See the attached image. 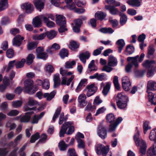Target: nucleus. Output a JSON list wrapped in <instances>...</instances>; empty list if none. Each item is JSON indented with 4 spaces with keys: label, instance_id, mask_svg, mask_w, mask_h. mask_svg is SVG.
Masks as SVG:
<instances>
[{
    "label": "nucleus",
    "instance_id": "nucleus-1",
    "mask_svg": "<svg viewBox=\"0 0 156 156\" xmlns=\"http://www.w3.org/2000/svg\"><path fill=\"white\" fill-rule=\"evenodd\" d=\"M156 84L155 82L151 80L148 82L147 85V92L148 93L149 101L151 104L154 105H156V95L155 94L149 92V90H155L156 88Z\"/></svg>",
    "mask_w": 156,
    "mask_h": 156
},
{
    "label": "nucleus",
    "instance_id": "nucleus-2",
    "mask_svg": "<svg viewBox=\"0 0 156 156\" xmlns=\"http://www.w3.org/2000/svg\"><path fill=\"white\" fill-rule=\"evenodd\" d=\"M74 131V127L73 125L72 122H65L61 126L59 133V136L64 137V135L66 133L68 135L72 134Z\"/></svg>",
    "mask_w": 156,
    "mask_h": 156
},
{
    "label": "nucleus",
    "instance_id": "nucleus-3",
    "mask_svg": "<svg viewBox=\"0 0 156 156\" xmlns=\"http://www.w3.org/2000/svg\"><path fill=\"white\" fill-rule=\"evenodd\" d=\"M139 132L138 130L133 136V139L136 145L140 147V152L142 155H144L146 152L147 146L146 143L142 139L139 137Z\"/></svg>",
    "mask_w": 156,
    "mask_h": 156
},
{
    "label": "nucleus",
    "instance_id": "nucleus-4",
    "mask_svg": "<svg viewBox=\"0 0 156 156\" xmlns=\"http://www.w3.org/2000/svg\"><path fill=\"white\" fill-rule=\"evenodd\" d=\"M149 138L151 140L154 141V144L147 151V156H156V131L155 129H152Z\"/></svg>",
    "mask_w": 156,
    "mask_h": 156
},
{
    "label": "nucleus",
    "instance_id": "nucleus-5",
    "mask_svg": "<svg viewBox=\"0 0 156 156\" xmlns=\"http://www.w3.org/2000/svg\"><path fill=\"white\" fill-rule=\"evenodd\" d=\"M23 91L30 94H33L37 90L38 87L34 86V82L32 80H27L24 82Z\"/></svg>",
    "mask_w": 156,
    "mask_h": 156
},
{
    "label": "nucleus",
    "instance_id": "nucleus-6",
    "mask_svg": "<svg viewBox=\"0 0 156 156\" xmlns=\"http://www.w3.org/2000/svg\"><path fill=\"white\" fill-rule=\"evenodd\" d=\"M142 65L144 67L149 69L147 74L148 77L152 76L154 74V70L156 66V62L155 60H146L143 62Z\"/></svg>",
    "mask_w": 156,
    "mask_h": 156
},
{
    "label": "nucleus",
    "instance_id": "nucleus-7",
    "mask_svg": "<svg viewBox=\"0 0 156 156\" xmlns=\"http://www.w3.org/2000/svg\"><path fill=\"white\" fill-rule=\"evenodd\" d=\"M109 150L108 146H105L101 144H98L96 147V152L98 155H102L103 156H106Z\"/></svg>",
    "mask_w": 156,
    "mask_h": 156
},
{
    "label": "nucleus",
    "instance_id": "nucleus-8",
    "mask_svg": "<svg viewBox=\"0 0 156 156\" xmlns=\"http://www.w3.org/2000/svg\"><path fill=\"white\" fill-rule=\"evenodd\" d=\"M97 87L95 86L94 83H92L87 86L84 91H87L86 95L88 97L93 95L97 91Z\"/></svg>",
    "mask_w": 156,
    "mask_h": 156
},
{
    "label": "nucleus",
    "instance_id": "nucleus-9",
    "mask_svg": "<svg viewBox=\"0 0 156 156\" xmlns=\"http://www.w3.org/2000/svg\"><path fill=\"white\" fill-rule=\"evenodd\" d=\"M97 134L102 139H105L107 136V132L106 128L101 125H99L98 127Z\"/></svg>",
    "mask_w": 156,
    "mask_h": 156
},
{
    "label": "nucleus",
    "instance_id": "nucleus-10",
    "mask_svg": "<svg viewBox=\"0 0 156 156\" xmlns=\"http://www.w3.org/2000/svg\"><path fill=\"white\" fill-rule=\"evenodd\" d=\"M37 104V102L36 101L32 99H30L28 101L27 104V105H26L24 107V109L26 111H33L32 110H35V108H30L28 106H33L36 105Z\"/></svg>",
    "mask_w": 156,
    "mask_h": 156
},
{
    "label": "nucleus",
    "instance_id": "nucleus-11",
    "mask_svg": "<svg viewBox=\"0 0 156 156\" xmlns=\"http://www.w3.org/2000/svg\"><path fill=\"white\" fill-rule=\"evenodd\" d=\"M107 75L104 73L99 74L98 73H95L94 75L89 76V78L91 79H96L99 81H103L107 79Z\"/></svg>",
    "mask_w": 156,
    "mask_h": 156
},
{
    "label": "nucleus",
    "instance_id": "nucleus-12",
    "mask_svg": "<svg viewBox=\"0 0 156 156\" xmlns=\"http://www.w3.org/2000/svg\"><path fill=\"white\" fill-rule=\"evenodd\" d=\"M45 0H35L34 3L36 9L41 12L44 9Z\"/></svg>",
    "mask_w": 156,
    "mask_h": 156
},
{
    "label": "nucleus",
    "instance_id": "nucleus-13",
    "mask_svg": "<svg viewBox=\"0 0 156 156\" xmlns=\"http://www.w3.org/2000/svg\"><path fill=\"white\" fill-rule=\"evenodd\" d=\"M60 48V46L58 44L55 43L50 47H48L46 50L47 52L51 54L54 53L55 52Z\"/></svg>",
    "mask_w": 156,
    "mask_h": 156
},
{
    "label": "nucleus",
    "instance_id": "nucleus-14",
    "mask_svg": "<svg viewBox=\"0 0 156 156\" xmlns=\"http://www.w3.org/2000/svg\"><path fill=\"white\" fill-rule=\"evenodd\" d=\"M87 97L85 94H80L78 98V102L79 105L82 107H84L87 103L86 100Z\"/></svg>",
    "mask_w": 156,
    "mask_h": 156
},
{
    "label": "nucleus",
    "instance_id": "nucleus-15",
    "mask_svg": "<svg viewBox=\"0 0 156 156\" xmlns=\"http://www.w3.org/2000/svg\"><path fill=\"white\" fill-rule=\"evenodd\" d=\"M21 8L25 9L26 12L27 13H30L34 11L33 6L29 3L23 4L22 5Z\"/></svg>",
    "mask_w": 156,
    "mask_h": 156
},
{
    "label": "nucleus",
    "instance_id": "nucleus-16",
    "mask_svg": "<svg viewBox=\"0 0 156 156\" xmlns=\"http://www.w3.org/2000/svg\"><path fill=\"white\" fill-rule=\"evenodd\" d=\"M24 37H21L20 35H18L15 37L13 40V45L16 46H19L22 44Z\"/></svg>",
    "mask_w": 156,
    "mask_h": 156
},
{
    "label": "nucleus",
    "instance_id": "nucleus-17",
    "mask_svg": "<svg viewBox=\"0 0 156 156\" xmlns=\"http://www.w3.org/2000/svg\"><path fill=\"white\" fill-rule=\"evenodd\" d=\"M122 120V119L121 117H119L113 123L110 124L109 126V131L110 132L113 131L116 129L117 126Z\"/></svg>",
    "mask_w": 156,
    "mask_h": 156
},
{
    "label": "nucleus",
    "instance_id": "nucleus-18",
    "mask_svg": "<svg viewBox=\"0 0 156 156\" xmlns=\"http://www.w3.org/2000/svg\"><path fill=\"white\" fill-rule=\"evenodd\" d=\"M56 22L58 25H65L66 24V18L61 15H56Z\"/></svg>",
    "mask_w": 156,
    "mask_h": 156
},
{
    "label": "nucleus",
    "instance_id": "nucleus-19",
    "mask_svg": "<svg viewBox=\"0 0 156 156\" xmlns=\"http://www.w3.org/2000/svg\"><path fill=\"white\" fill-rule=\"evenodd\" d=\"M43 16H37L33 19L32 24L35 27H39L41 24V19H43Z\"/></svg>",
    "mask_w": 156,
    "mask_h": 156
},
{
    "label": "nucleus",
    "instance_id": "nucleus-20",
    "mask_svg": "<svg viewBox=\"0 0 156 156\" xmlns=\"http://www.w3.org/2000/svg\"><path fill=\"white\" fill-rule=\"evenodd\" d=\"M34 113L33 111L28 112L25 113V115L21 117L20 121L21 122H27L30 119V115Z\"/></svg>",
    "mask_w": 156,
    "mask_h": 156
},
{
    "label": "nucleus",
    "instance_id": "nucleus-21",
    "mask_svg": "<svg viewBox=\"0 0 156 156\" xmlns=\"http://www.w3.org/2000/svg\"><path fill=\"white\" fill-rule=\"evenodd\" d=\"M117 59L112 55L109 56L108 58V65L109 66L115 67L117 64Z\"/></svg>",
    "mask_w": 156,
    "mask_h": 156
},
{
    "label": "nucleus",
    "instance_id": "nucleus-22",
    "mask_svg": "<svg viewBox=\"0 0 156 156\" xmlns=\"http://www.w3.org/2000/svg\"><path fill=\"white\" fill-rule=\"evenodd\" d=\"M116 102H124V101H128L129 99L128 97L123 93H119L116 98Z\"/></svg>",
    "mask_w": 156,
    "mask_h": 156
},
{
    "label": "nucleus",
    "instance_id": "nucleus-23",
    "mask_svg": "<svg viewBox=\"0 0 156 156\" xmlns=\"http://www.w3.org/2000/svg\"><path fill=\"white\" fill-rule=\"evenodd\" d=\"M74 76L73 75H72L67 80V78L66 76H62V82H61V85H66L67 86L69 85L70 84L73 79Z\"/></svg>",
    "mask_w": 156,
    "mask_h": 156
},
{
    "label": "nucleus",
    "instance_id": "nucleus-24",
    "mask_svg": "<svg viewBox=\"0 0 156 156\" xmlns=\"http://www.w3.org/2000/svg\"><path fill=\"white\" fill-rule=\"evenodd\" d=\"M105 8L107 10H108L110 12L112 15H116L119 13L118 9L112 5H106Z\"/></svg>",
    "mask_w": 156,
    "mask_h": 156
},
{
    "label": "nucleus",
    "instance_id": "nucleus-25",
    "mask_svg": "<svg viewBox=\"0 0 156 156\" xmlns=\"http://www.w3.org/2000/svg\"><path fill=\"white\" fill-rule=\"evenodd\" d=\"M90 56V53L88 51L82 53L79 55V58L81 61L83 63H85L86 62V59L89 58Z\"/></svg>",
    "mask_w": 156,
    "mask_h": 156
},
{
    "label": "nucleus",
    "instance_id": "nucleus-26",
    "mask_svg": "<svg viewBox=\"0 0 156 156\" xmlns=\"http://www.w3.org/2000/svg\"><path fill=\"white\" fill-rule=\"evenodd\" d=\"M116 44L117 45L119 52L121 53L122 50L125 45L124 40L122 39H119L116 42Z\"/></svg>",
    "mask_w": 156,
    "mask_h": 156
},
{
    "label": "nucleus",
    "instance_id": "nucleus-27",
    "mask_svg": "<svg viewBox=\"0 0 156 156\" xmlns=\"http://www.w3.org/2000/svg\"><path fill=\"white\" fill-rule=\"evenodd\" d=\"M139 56L137 55L134 57H128L127 60L128 62L132 61V63L134 66L135 68H137L138 67L139 64L137 62V59L139 58Z\"/></svg>",
    "mask_w": 156,
    "mask_h": 156
},
{
    "label": "nucleus",
    "instance_id": "nucleus-28",
    "mask_svg": "<svg viewBox=\"0 0 156 156\" xmlns=\"http://www.w3.org/2000/svg\"><path fill=\"white\" fill-rule=\"evenodd\" d=\"M54 88L59 86L61 84V80L60 78L59 75L58 74H55L53 77Z\"/></svg>",
    "mask_w": 156,
    "mask_h": 156
},
{
    "label": "nucleus",
    "instance_id": "nucleus-29",
    "mask_svg": "<svg viewBox=\"0 0 156 156\" xmlns=\"http://www.w3.org/2000/svg\"><path fill=\"white\" fill-rule=\"evenodd\" d=\"M15 60L10 61L7 66H5L3 67V71L5 70L6 72H9L11 69L13 68L15 65Z\"/></svg>",
    "mask_w": 156,
    "mask_h": 156
},
{
    "label": "nucleus",
    "instance_id": "nucleus-30",
    "mask_svg": "<svg viewBox=\"0 0 156 156\" xmlns=\"http://www.w3.org/2000/svg\"><path fill=\"white\" fill-rule=\"evenodd\" d=\"M154 51L155 49L154 46L152 44L150 45L148 48L147 58H151L153 56Z\"/></svg>",
    "mask_w": 156,
    "mask_h": 156
},
{
    "label": "nucleus",
    "instance_id": "nucleus-31",
    "mask_svg": "<svg viewBox=\"0 0 156 156\" xmlns=\"http://www.w3.org/2000/svg\"><path fill=\"white\" fill-rule=\"evenodd\" d=\"M127 3L129 5L133 7H139L141 5L140 2L139 0H128Z\"/></svg>",
    "mask_w": 156,
    "mask_h": 156
},
{
    "label": "nucleus",
    "instance_id": "nucleus-32",
    "mask_svg": "<svg viewBox=\"0 0 156 156\" xmlns=\"http://www.w3.org/2000/svg\"><path fill=\"white\" fill-rule=\"evenodd\" d=\"M111 85V83L108 82L106 83V85L104 86L102 91L103 94L105 96H106L109 92Z\"/></svg>",
    "mask_w": 156,
    "mask_h": 156
},
{
    "label": "nucleus",
    "instance_id": "nucleus-33",
    "mask_svg": "<svg viewBox=\"0 0 156 156\" xmlns=\"http://www.w3.org/2000/svg\"><path fill=\"white\" fill-rule=\"evenodd\" d=\"M8 7V0H1L0 1V12L5 9Z\"/></svg>",
    "mask_w": 156,
    "mask_h": 156
},
{
    "label": "nucleus",
    "instance_id": "nucleus-34",
    "mask_svg": "<svg viewBox=\"0 0 156 156\" xmlns=\"http://www.w3.org/2000/svg\"><path fill=\"white\" fill-rule=\"evenodd\" d=\"M95 16L96 19L102 21L106 16V14L101 12H97L95 13Z\"/></svg>",
    "mask_w": 156,
    "mask_h": 156
},
{
    "label": "nucleus",
    "instance_id": "nucleus-35",
    "mask_svg": "<svg viewBox=\"0 0 156 156\" xmlns=\"http://www.w3.org/2000/svg\"><path fill=\"white\" fill-rule=\"evenodd\" d=\"M56 91H55L51 92L50 93H45L43 94L44 98H47V101H51L55 96L56 94Z\"/></svg>",
    "mask_w": 156,
    "mask_h": 156
},
{
    "label": "nucleus",
    "instance_id": "nucleus-36",
    "mask_svg": "<svg viewBox=\"0 0 156 156\" xmlns=\"http://www.w3.org/2000/svg\"><path fill=\"white\" fill-rule=\"evenodd\" d=\"M48 18L45 17H43V20L46 24L47 26L49 28H51L55 26V23L52 21H51L48 19Z\"/></svg>",
    "mask_w": 156,
    "mask_h": 156
},
{
    "label": "nucleus",
    "instance_id": "nucleus-37",
    "mask_svg": "<svg viewBox=\"0 0 156 156\" xmlns=\"http://www.w3.org/2000/svg\"><path fill=\"white\" fill-rule=\"evenodd\" d=\"M119 16H120V24L123 25L125 24L126 23L127 20V17L126 15L124 13L120 12L119 13Z\"/></svg>",
    "mask_w": 156,
    "mask_h": 156
},
{
    "label": "nucleus",
    "instance_id": "nucleus-38",
    "mask_svg": "<svg viewBox=\"0 0 156 156\" xmlns=\"http://www.w3.org/2000/svg\"><path fill=\"white\" fill-rule=\"evenodd\" d=\"M106 119L108 122L112 124L114 122L115 120V117L113 114L110 113L107 115Z\"/></svg>",
    "mask_w": 156,
    "mask_h": 156
},
{
    "label": "nucleus",
    "instance_id": "nucleus-39",
    "mask_svg": "<svg viewBox=\"0 0 156 156\" xmlns=\"http://www.w3.org/2000/svg\"><path fill=\"white\" fill-rule=\"evenodd\" d=\"M9 79L5 76L4 78L3 81L4 83V84L1 85H0V91H3L6 88L7 85L9 84Z\"/></svg>",
    "mask_w": 156,
    "mask_h": 156
},
{
    "label": "nucleus",
    "instance_id": "nucleus-40",
    "mask_svg": "<svg viewBox=\"0 0 156 156\" xmlns=\"http://www.w3.org/2000/svg\"><path fill=\"white\" fill-rule=\"evenodd\" d=\"M79 43L74 41H72L70 42L69 48L72 50H74L79 48Z\"/></svg>",
    "mask_w": 156,
    "mask_h": 156
},
{
    "label": "nucleus",
    "instance_id": "nucleus-41",
    "mask_svg": "<svg viewBox=\"0 0 156 156\" xmlns=\"http://www.w3.org/2000/svg\"><path fill=\"white\" fill-rule=\"evenodd\" d=\"M99 31L103 33H109L110 34L112 33L114 31L112 28L110 27L108 28L106 27L101 28L99 29Z\"/></svg>",
    "mask_w": 156,
    "mask_h": 156
},
{
    "label": "nucleus",
    "instance_id": "nucleus-42",
    "mask_svg": "<svg viewBox=\"0 0 156 156\" xmlns=\"http://www.w3.org/2000/svg\"><path fill=\"white\" fill-rule=\"evenodd\" d=\"M68 146L63 140H61L58 144V147L61 151H65L66 150Z\"/></svg>",
    "mask_w": 156,
    "mask_h": 156
},
{
    "label": "nucleus",
    "instance_id": "nucleus-43",
    "mask_svg": "<svg viewBox=\"0 0 156 156\" xmlns=\"http://www.w3.org/2000/svg\"><path fill=\"white\" fill-rule=\"evenodd\" d=\"M25 62V59L22 58L21 61H18L15 62V65L17 69L23 67Z\"/></svg>",
    "mask_w": 156,
    "mask_h": 156
},
{
    "label": "nucleus",
    "instance_id": "nucleus-44",
    "mask_svg": "<svg viewBox=\"0 0 156 156\" xmlns=\"http://www.w3.org/2000/svg\"><path fill=\"white\" fill-rule=\"evenodd\" d=\"M126 51L127 53V55H131L135 51L134 48L133 46L128 45L126 47Z\"/></svg>",
    "mask_w": 156,
    "mask_h": 156
},
{
    "label": "nucleus",
    "instance_id": "nucleus-45",
    "mask_svg": "<svg viewBox=\"0 0 156 156\" xmlns=\"http://www.w3.org/2000/svg\"><path fill=\"white\" fill-rule=\"evenodd\" d=\"M61 111V108L59 107L56 109L52 118V120L54 122L55 121L56 119L58 118Z\"/></svg>",
    "mask_w": 156,
    "mask_h": 156
},
{
    "label": "nucleus",
    "instance_id": "nucleus-46",
    "mask_svg": "<svg viewBox=\"0 0 156 156\" xmlns=\"http://www.w3.org/2000/svg\"><path fill=\"white\" fill-rule=\"evenodd\" d=\"M34 58L35 56L33 54H29L27 57V64L28 65H30L33 62Z\"/></svg>",
    "mask_w": 156,
    "mask_h": 156
},
{
    "label": "nucleus",
    "instance_id": "nucleus-47",
    "mask_svg": "<svg viewBox=\"0 0 156 156\" xmlns=\"http://www.w3.org/2000/svg\"><path fill=\"white\" fill-rule=\"evenodd\" d=\"M128 101L124 102H116V104L118 107L121 109L124 108L127 106V102Z\"/></svg>",
    "mask_w": 156,
    "mask_h": 156
},
{
    "label": "nucleus",
    "instance_id": "nucleus-48",
    "mask_svg": "<svg viewBox=\"0 0 156 156\" xmlns=\"http://www.w3.org/2000/svg\"><path fill=\"white\" fill-rule=\"evenodd\" d=\"M37 42L29 43L27 45V49L30 50L34 49L37 46Z\"/></svg>",
    "mask_w": 156,
    "mask_h": 156
},
{
    "label": "nucleus",
    "instance_id": "nucleus-49",
    "mask_svg": "<svg viewBox=\"0 0 156 156\" xmlns=\"http://www.w3.org/2000/svg\"><path fill=\"white\" fill-rule=\"evenodd\" d=\"M59 55L62 58H63L65 57L68 56V52L67 49H63L60 51Z\"/></svg>",
    "mask_w": 156,
    "mask_h": 156
},
{
    "label": "nucleus",
    "instance_id": "nucleus-50",
    "mask_svg": "<svg viewBox=\"0 0 156 156\" xmlns=\"http://www.w3.org/2000/svg\"><path fill=\"white\" fill-rule=\"evenodd\" d=\"M46 33H42L39 35H35L33 37V38L34 40H41L44 39L46 36Z\"/></svg>",
    "mask_w": 156,
    "mask_h": 156
},
{
    "label": "nucleus",
    "instance_id": "nucleus-51",
    "mask_svg": "<svg viewBox=\"0 0 156 156\" xmlns=\"http://www.w3.org/2000/svg\"><path fill=\"white\" fill-rule=\"evenodd\" d=\"M149 122L148 121H145L144 122L143 125V128L144 133L146 134L147 131L149 129H151V128L150 126H148Z\"/></svg>",
    "mask_w": 156,
    "mask_h": 156
},
{
    "label": "nucleus",
    "instance_id": "nucleus-52",
    "mask_svg": "<svg viewBox=\"0 0 156 156\" xmlns=\"http://www.w3.org/2000/svg\"><path fill=\"white\" fill-rule=\"evenodd\" d=\"M122 84H123V87H125L126 84H128V85H131V83L129 78L127 76L124 77L122 79Z\"/></svg>",
    "mask_w": 156,
    "mask_h": 156
},
{
    "label": "nucleus",
    "instance_id": "nucleus-53",
    "mask_svg": "<svg viewBox=\"0 0 156 156\" xmlns=\"http://www.w3.org/2000/svg\"><path fill=\"white\" fill-rule=\"evenodd\" d=\"M46 33L47 37L50 39H52L54 37L56 34V32L53 30H51L49 32H47Z\"/></svg>",
    "mask_w": 156,
    "mask_h": 156
},
{
    "label": "nucleus",
    "instance_id": "nucleus-54",
    "mask_svg": "<svg viewBox=\"0 0 156 156\" xmlns=\"http://www.w3.org/2000/svg\"><path fill=\"white\" fill-rule=\"evenodd\" d=\"M113 82L115 88L117 89H119L120 87L118 82V78L117 76H115L113 80Z\"/></svg>",
    "mask_w": 156,
    "mask_h": 156
},
{
    "label": "nucleus",
    "instance_id": "nucleus-55",
    "mask_svg": "<svg viewBox=\"0 0 156 156\" xmlns=\"http://www.w3.org/2000/svg\"><path fill=\"white\" fill-rule=\"evenodd\" d=\"M76 64V62L73 60L71 62L67 61L65 63V67L66 68H72L73 66Z\"/></svg>",
    "mask_w": 156,
    "mask_h": 156
},
{
    "label": "nucleus",
    "instance_id": "nucleus-56",
    "mask_svg": "<svg viewBox=\"0 0 156 156\" xmlns=\"http://www.w3.org/2000/svg\"><path fill=\"white\" fill-rule=\"evenodd\" d=\"M48 55L47 53L44 51L40 53L39 55L37 56V58L39 59H41L43 60H46L48 58Z\"/></svg>",
    "mask_w": 156,
    "mask_h": 156
},
{
    "label": "nucleus",
    "instance_id": "nucleus-57",
    "mask_svg": "<svg viewBox=\"0 0 156 156\" xmlns=\"http://www.w3.org/2000/svg\"><path fill=\"white\" fill-rule=\"evenodd\" d=\"M42 87L46 90H48L49 88L50 83L48 80L45 79L44 80Z\"/></svg>",
    "mask_w": 156,
    "mask_h": 156
},
{
    "label": "nucleus",
    "instance_id": "nucleus-58",
    "mask_svg": "<svg viewBox=\"0 0 156 156\" xmlns=\"http://www.w3.org/2000/svg\"><path fill=\"white\" fill-rule=\"evenodd\" d=\"M39 134L38 133L33 135L31 137L30 142L31 143H34L35 141L37 140L39 137Z\"/></svg>",
    "mask_w": 156,
    "mask_h": 156
},
{
    "label": "nucleus",
    "instance_id": "nucleus-59",
    "mask_svg": "<svg viewBox=\"0 0 156 156\" xmlns=\"http://www.w3.org/2000/svg\"><path fill=\"white\" fill-rule=\"evenodd\" d=\"M27 145V144H25L19 151V152L20 153V156H26V153L23 151L25 150Z\"/></svg>",
    "mask_w": 156,
    "mask_h": 156
},
{
    "label": "nucleus",
    "instance_id": "nucleus-60",
    "mask_svg": "<svg viewBox=\"0 0 156 156\" xmlns=\"http://www.w3.org/2000/svg\"><path fill=\"white\" fill-rule=\"evenodd\" d=\"M6 55L8 58H12L14 56L13 50L12 49H9L6 52Z\"/></svg>",
    "mask_w": 156,
    "mask_h": 156
},
{
    "label": "nucleus",
    "instance_id": "nucleus-61",
    "mask_svg": "<svg viewBox=\"0 0 156 156\" xmlns=\"http://www.w3.org/2000/svg\"><path fill=\"white\" fill-rule=\"evenodd\" d=\"M19 113V112L17 110L14 109L10 111L7 115L9 116H12L17 115Z\"/></svg>",
    "mask_w": 156,
    "mask_h": 156
},
{
    "label": "nucleus",
    "instance_id": "nucleus-62",
    "mask_svg": "<svg viewBox=\"0 0 156 156\" xmlns=\"http://www.w3.org/2000/svg\"><path fill=\"white\" fill-rule=\"evenodd\" d=\"M104 49L103 47H101L98 49L94 50L93 52V55L94 56H97L101 54V51Z\"/></svg>",
    "mask_w": 156,
    "mask_h": 156
},
{
    "label": "nucleus",
    "instance_id": "nucleus-63",
    "mask_svg": "<svg viewBox=\"0 0 156 156\" xmlns=\"http://www.w3.org/2000/svg\"><path fill=\"white\" fill-rule=\"evenodd\" d=\"M9 22V18L7 16L3 17L1 20V24L2 25H5Z\"/></svg>",
    "mask_w": 156,
    "mask_h": 156
},
{
    "label": "nucleus",
    "instance_id": "nucleus-64",
    "mask_svg": "<svg viewBox=\"0 0 156 156\" xmlns=\"http://www.w3.org/2000/svg\"><path fill=\"white\" fill-rule=\"evenodd\" d=\"M109 22L112 24V26L114 28H116L118 24V22L117 20L116 19H110Z\"/></svg>",
    "mask_w": 156,
    "mask_h": 156
}]
</instances>
